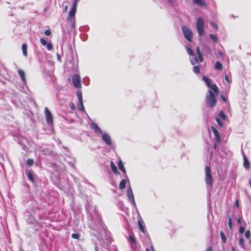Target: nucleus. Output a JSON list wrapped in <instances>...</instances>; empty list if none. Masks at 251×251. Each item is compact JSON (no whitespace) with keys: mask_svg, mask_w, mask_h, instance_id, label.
<instances>
[{"mask_svg":"<svg viewBox=\"0 0 251 251\" xmlns=\"http://www.w3.org/2000/svg\"><path fill=\"white\" fill-rule=\"evenodd\" d=\"M202 80L207 86L210 88L205 96L206 104L208 106L213 107L217 103L216 97L219 94V89L216 84H211L210 79L207 76H203Z\"/></svg>","mask_w":251,"mask_h":251,"instance_id":"f257e3e1","label":"nucleus"},{"mask_svg":"<svg viewBox=\"0 0 251 251\" xmlns=\"http://www.w3.org/2000/svg\"><path fill=\"white\" fill-rule=\"evenodd\" d=\"M205 181L206 183L211 187L213 185V176L211 173V168L209 166H206L205 168Z\"/></svg>","mask_w":251,"mask_h":251,"instance_id":"f03ea898","label":"nucleus"},{"mask_svg":"<svg viewBox=\"0 0 251 251\" xmlns=\"http://www.w3.org/2000/svg\"><path fill=\"white\" fill-rule=\"evenodd\" d=\"M76 11V9L72 8L67 18V21L71 23V26L73 28L75 26V15Z\"/></svg>","mask_w":251,"mask_h":251,"instance_id":"7ed1b4c3","label":"nucleus"},{"mask_svg":"<svg viewBox=\"0 0 251 251\" xmlns=\"http://www.w3.org/2000/svg\"><path fill=\"white\" fill-rule=\"evenodd\" d=\"M197 29L200 36H202L204 32V21L203 19L200 17L198 19L197 22Z\"/></svg>","mask_w":251,"mask_h":251,"instance_id":"20e7f679","label":"nucleus"},{"mask_svg":"<svg viewBox=\"0 0 251 251\" xmlns=\"http://www.w3.org/2000/svg\"><path fill=\"white\" fill-rule=\"evenodd\" d=\"M182 30L185 38L189 42L192 41L193 33L191 30L186 26L183 25L182 26Z\"/></svg>","mask_w":251,"mask_h":251,"instance_id":"39448f33","label":"nucleus"},{"mask_svg":"<svg viewBox=\"0 0 251 251\" xmlns=\"http://www.w3.org/2000/svg\"><path fill=\"white\" fill-rule=\"evenodd\" d=\"M72 81L75 88H79L81 87V79L79 75L76 74L73 75L72 77Z\"/></svg>","mask_w":251,"mask_h":251,"instance_id":"423d86ee","label":"nucleus"},{"mask_svg":"<svg viewBox=\"0 0 251 251\" xmlns=\"http://www.w3.org/2000/svg\"><path fill=\"white\" fill-rule=\"evenodd\" d=\"M44 111L47 122L50 124H52L53 123V117L52 114L47 107L45 108Z\"/></svg>","mask_w":251,"mask_h":251,"instance_id":"0eeeda50","label":"nucleus"},{"mask_svg":"<svg viewBox=\"0 0 251 251\" xmlns=\"http://www.w3.org/2000/svg\"><path fill=\"white\" fill-rule=\"evenodd\" d=\"M196 52L198 54V59L196 58L195 61H191V63L193 65H194L195 63H198V61H200V62H202L203 61V58L200 49L199 47H197L196 48Z\"/></svg>","mask_w":251,"mask_h":251,"instance_id":"6e6552de","label":"nucleus"},{"mask_svg":"<svg viewBox=\"0 0 251 251\" xmlns=\"http://www.w3.org/2000/svg\"><path fill=\"white\" fill-rule=\"evenodd\" d=\"M102 140L108 146L112 144L110 136L107 133H104L102 136Z\"/></svg>","mask_w":251,"mask_h":251,"instance_id":"1a4fd4ad","label":"nucleus"},{"mask_svg":"<svg viewBox=\"0 0 251 251\" xmlns=\"http://www.w3.org/2000/svg\"><path fill=\"white\" fill-rule=\"evenodd\" d=\"M41 44L44 46H46L47 49L49 50H51L53 49V46L51 43H48L45 39L43 38H41L40 40Z\"/></svg>","mask_w":251,"mask_h":251,"instance_id":"9d476101","label":"nucleus"},{"mask_svg":"<svg viewBox=\"0 0 251 251\" xmlns=\"http://www.w3.org/2000/svg\"><path fill=\"white\" fill-rule=\"evenodd\" d=\"M243 165L247 170L249 171L250 169V162L245 154L243 155Z\"/></svg>","mask_w":251,"mask_h":251,"instance_id":"9b49d317","label":"nucleus"},{"mask_svg":"<svg viewBox=\"0 0 251 251\" xmlns=\"http://www.w3.org/2000/svg\"><path fill=\"white\" fill-rule=\"evenodd\" d=\"M211 129L213 132V133L215 135L216 140L217 142H221V137L218 131L213 126L211 127Z\"/></svg>","mask_w":251,"mask_h":251,"instance_id":"f8f14e48","label":"nucleus"},{"mask_svg":"<svg viewBox=\"0 0 251 251\" xmlns=\"http://www.w3.org/2000/svg\"><path fill=\"white\" fill-rule=\"evenodd\" d=\"M91 128L97 134H101L102 131L100 129V128L98 126L94 123H93L91 125Z\"/></svg>","mask_w":251,"mask_h":251,"instance_id":"ddd939ff","label":"nucleus"},{"mask_svg":"<svg viewBox=\"0 0 251 251\" xmlns=\"http://www.w3.org/2000/svg\"><path fill=\"white\" fill-rule=\"evenodd\" d=\"M127 197H128L129 201L131 202L134 203L135 201H134V196H133V194L131 188H129L127 189Z\"/></svg>","mask_w":251,"mask_h":251,"instance_id":"4468645a","label":"nucleus"},{"mask_svg":"<svg viewBox=\"0 0 251 251\" xmlns=\"http://www.w3.org/2000/svg\"><path fill=\"white\" fill-rule=\"evenodd\" d=\"M193 2L196 5L202 7H206L207 4L204 0H193Z\"/></svg>","mask_w":251,"mask_h":251,"instance_id":"2eb2a0df","label":"nucleus"},{"mask_svg":"<svg viewBox=\"0 0 251 251\" xmlns=\"http://www.w3.org/2000/svg\"><path fill=\"white\" fill-rule=\"evenodd\" d=\"M138 224L140 230L143 233L146 232V228L143 224V222L142 220H139L138 221Z\"/></svg>","mask_w":251,"mask_h":251,"instance_id":"dca6fc26","label":"nucleus"},{"mask_svg":"<svg viewBox=\"0 0 251 251\" xmlns=\"http://www.w3.org/2000/svg\"><path fill=\"white\" fill-rule=\"evenodd\" d=\"M18 72L19 75L20 76L21 78L22 79V81L24 83H25L26 79H25V74L24 71L21 69H19Z\"/></svg>","mask_w":251,"mask_h":251,"instance_id":"f3484780","label":"nucleus"},{"mask_svg":"<svg viewBox=\"0 0 251 251\" xmlns=\"http://www.w3.org/2000/svg\"><path fill=\"white\" fill-rule=\"evenodd\" d=\"M118 165L119 166V169L121 170V171L124 173H126V169L124 166L123 161L120 159L118 162Z\"/></svg>","mask_w":251,"mask_h":251,"instance_id":"a211bd4d","label":"nucleus"},{"mask_svg":"<svg viewBox=\"0 0 251 251\" xmlns=\"http://www.w3.org/2000/svg\"><path fill=\"white\" fill-rule=\"evenodd\" d=\"M110 165L111 167V169L112 171L116 174L117 175L119 174V172L118 171L117 168L114 163L113 161L110 162Z\"/></svg>","mask_w":251,"mask_h":251,"instance_id":"6ab92c4d","label":"nucleus"},{"mask_svg":"<svg viewBox=\"0 0 251 251\" xmlns=\"http://www.w3.org/2000/svg\"><path fill=\"white\" fill-rule=\"evenodd\" d=\"M214 68L217 70L221 71L223 69V66L221 63L219 61H217L215 63Z\"/></svg>","mask_w":251,"mask_h":251,"instance_id":"aec40b11","label":"nucleus"},{"mask_svg":"<svg viewBox=\"0 0 251 251\" xmlns=\"http://www.w3.org/2000/svg\"><path fill=\"white\" fill-rule=\"evenodd\" d=\"M126 179H122L120 184H119V188L120 189H124L126 188Z\"/></svg>","mask_w":251,"mask_h":251,"instance_id":"412c9836","label":"nucleus"},{"mask_svg":"<svg viewBox=\"0 0 251 251\" xmlns=\"http://www.w3.org/2000/svg\"><path fill=\"white\" fill-rule=\"evenodd\" d=\"M27 45L25 44H23L22 46L23 53L24 56H26L27 53Z\"/></svg>","mask_w":251,"mask_h":251,"instance_id":"4be33fe9","label":"nucleus"},{"mask_svg":"<svg viewBox=\"0 0 251 251\" xmlns=\"http://www.w3.org/2000/svg\"><path fill=\"white\" fill-rule=\"evenodd\" d=\"M78 109L81 111H84L85 110L83 104V101H78V103L77 105Z\"/></svg>","mask_w":251,"mask_h":251,"instance_id":"5701e85b","label":"nucleus"},{"mask_svg":"<svg viewBox=\"0 0 251 251\" xmlns=\"http://www.w3.org/2000/svg\"><path fill=\"white\" fill-rule=\"evenodd\" d=\"M220 234L223 243L225 244L226 242V237L225 235L224 232L223 231H221Z\"/></svg>","mask_w":251,"mask_h":251,"instance_id":"b1692460","label":"nucleus"},{"mask_svg":"<svg viewBox=\"0 0 251 251\" xmlns=\"http://www.w3.org/2000/svg\"><path fill=\"white\" fill-rule=\"evenodd\" d=\"M129 241L134 245L136 244V240L135 237L133 235H130L129 236Z\"/></svg>","mask_w":251,"mask_h":251,"instance_id":"393cba45","label":"nucleus"},{"mask_svg":"<svg viewBox=\"0 0 251 251\" xmlns=\"http://www.w3.org/2000/svg\"><path fill=\"white\" fill-rule=\"evenodd\" d=\"M193 71L196 74H199L200 72V67L196 65L193 68Z\"/></svg>","mask_w":251,"mask_h":251,"instance_id":"a878e982","label":"nucleus"},{"mask_svg":"<svg viewBox=\"0 0 251 251\" xmlns=\"http://www.w3.org/2000/svg\"><path fill=\"white\" fill-rule=\"evenodd\" d=\"M27 177L28 178V179L31 180L32 182H33L34 179V177H33V175H32V172H28L27 173Z\"/></svg>","mask_w":251,"mask_h":251,"instance_id":"bb28decb","label":"nucleus"},{"mask_svg":"<svg viewBox=\"0 0 251 251\" xmlns=\"http://www.w3.org/2000/svg\"><path fill=\"white\" fill-rule=\"evenodd\" d=\"M76 95L78 99V101H83L82 95L80 91H78L76 93Z\"/></svg>","mask_w":251,"mask_h":251,"instance_id":"cd10ccee","label":"nucleus"},{"mask_svg":"<svg viewBox=\"0 0 251 251\" xmlns=\"http://www.w3.org/2000/svg\"><path fill=\"white\" fill-rule=\"evenodd\" d=\"M209 36H210L211 39L212 41H213V42H214L215 43H216L218 42V38L215 35L211 34H210Z\"/></svg>","mask_w":251,"mask_h":251,"instance_id":"c85d7f7f","label":"nucleus"},{"mask_svg":"<svg viewBox=\"0 0 251 251\" xmlns=\"http://www.w3.org/2000/svg\"><path fill=\"white\" fill-rule=\"evenodd\" d=\"M239 244L242 248H245L244 240L243 238H241L239 240Z\"/></svg>","mask_w":251,"mask_h":251,"instance_id":"c756f323","label":"nucleus"},{"mask_svg":"<svg viewBox=\"0 0 251 251\" xmlns=\"http://www.w3.org/2000/svg\"><path fill=\"white\" fill-rule=\"evenodd\" d=\"M33 163H34L33 160H32L31 159H28L26 160V164L27 166H31L33 164Z\"/></svg>","mask_w":251,"mask_h":251,"instance_id":"7c9ffc66","label":"nucleus"},{"mask_svg":"<svg viewBox=\"0 0 251 251\" xmlns=\"http://www.w3.org/2000/svg\"><path fill=\"white\" fill-rule=\"evenodd\" d=\"M228 225L229 228L230 229H232V227H233L232 222L231 218L230 216L228 218Z\"/></svg>","mask_w":251,"mask_h":251,"instance_id":"2f4dec72","label":"nucleus"},{"mask_svg":"<svg viewBox=\"0 0 251 251\" xmlns=\"http://www.w3.org/2000/svg\"><path fill=\"white\" fill-rule=\"evenodd\" d=\"M79 1V0H75L72 8L76 9Z\"/></svg>","mask_w":251,"mask_h":251,"instance_id":"473e14b6","label":"nucleus"},{"mask_svg":"<svg viewBox=\"0 0 251 251\" xmlns=\"http://www.w3.org/2000/svg\"><path fill=\"white\" fill-rule=\"evenodd\" d=\"M216 121L217 123H218V125L219 126H220L221 127H223V124L222 122L221 121V120L219 118H216Z\"/></svg>","mask_w":251,"mask_h":251,"instance_id":"72a5a7b5","label":"nucleus"},{"mask_svg":"<svg viewBox=\"0 0 251 251\" xmlns=\"http://www.w3.org/2000/svg\"><path fill=\"white\" fill-rule=\"evenodd\" d=\"M219 115L223 119H226V116L224 112L223 111H221L219 112Z\"/></svg>","mask_w":251,"mask_h":251,"instance_id":"f704fd0d","label":"nucleus"},{"mask_svg":"<svg viewBox=\"0 0 251 251\" xmlns=\"http://www.w3.org/2000/svg\"><path fill=\"white\" fill-rule=\"evenodd\" d=\"M186 50L187 51V52L189 53V54L191 56L194 55V52L189 47H186Z\"/></svg>","mask_w":251,"mask_h":251,"instance_id":"c9c22d12","label":"nucleus"},{"mask_svg":"<svg viewBox=\"0 0 251 251\" xmlns=\"http://www.w3.org/2000/svg\"><path fill=\"white\" fill-rule=\"evenodd\" d=\"M79 235L78 234H76V233H73L72 234V237L74 238V239H78L79 238Z\"/></svg>","mask_w":251,"mask_h":251,"instance_id":"e433bc0d","label":"nucleus"},{"mask_svg":"<svg viewBox=\"0 0 251 251\" xmlns=\"http://www.w3.org/2000/svg\"><path fill=\"white\" fill-rule=\"evenodd\" d=\"M245 236L246 238L249 239L251 237V232L249 230H247L245 232Z\"/></svg>","mask_w":251,"mask_h":251,"instance_id":"4c0bfd02","label":"nucleus"},{"mask_svg":"<svg viewBox=\"0 0 251 251\" xmlns=\"http://www.w3.org/2000/svg\"><path fill=\"white\" fill-rule=\"evenodd\" d=\"M44 34L46 36H50L51 35V31L50 29L46 30L44 32Z\"/></svg>","mask_w":251,"mask_h":251,"instance_id":"58836bf2","label":"nucleus"},{"mask_svg":"<svg viewBox=\"0 0 251 251\" xmlns=\"http://www.w3.org/2000/svg\"><path fill=\"white\" fill-rule=\"evenodd\" d=\"M211 25L214 27L216 30H218V26L217 24L214 23V22L210 23Z\"/></svg>","mask_w":251,"mask_h":251,"instance_id":"ea45409f","label":"nucleus"},{"mask_svg":"<svg viewBox=\"0 0 251 251\" xmlns=\"http://www.w3.org/2000/svg\"><path fill=\"white\" fill-rule=\"evenodd\" d=\"M245 228L244 226H240L239 231L240 233H243L245 232Z\"/></svg>","mask_w":251,"mask_h":251,"instance_id":"a19ab883","label":"nucleus"},{"mask_svg":"<svg viewBox=\"0 0 251 251\" xmlns=\"http://www.w3.org/2000/svg\"><path fill=\"white\" fill-rule=\"evenodd\" d=\"M225 80L228 82V83H231V81L230 80L228 76L227 75H225Z\"/></svg>","mask_w":251,"mask_h":251,"instance_id":"79ce46f5","label":"nucleus"},{"mask_svg":"<svg viewBox=\"0 0 251 251\" xmlns=\"http://www.w3.org/2000/svg\"><path fill=\"white\" fill-rule=\"evenodd\" d=\"M221 99L225 102H227V100H226V97L225 96H224L223 95H222L221 96Z\"/></svg>","mask_w":251,"mask_h":251,"instance_id":"37998d69","label":"nucleus"},{"mask_svg":"<svg viewBox=\"0 0 251 251\" xmlns=\"http://www.w3.org/2000/svg\"><path fill=\"white\" fill-rule=\"evenodd\" d=\"M205 251H213V249L212 247H208Z\"/></svg>","mask_w":251,"mask_h":251,"instance_id":"c03bdc74","label":"nucleus"},{"mask_svg":"<svg viewBox=\"0 0 251 251\" xmlns=\"http://www.w3.org/2000/svg\"><path fill=\"white\" fill-rule=\"evenodd\" d=\"M235 204H236V206L237 207H239V201L238 200H236V201Z\"/></svg>","mask_w":251,"mask_h":251,"instance_id":"a18cd8bd","label":"nucleus"},{"mask_svg":"<svg viewBox=\"0 0 251 251\" xmlns=\"http://www.w3.org/2000/svg\"><path fill=\"white\" fill-rule=\"evenodd\" d=\"M237 223H238L239 225H241V220L240 218H238V219H237Z\"/></svg>","mask_w":251,"mask_h":251,"instance_id":"49530a36","label":"nucleus"},{"mask_svg":"<svg viewBox=\"0 0 251 251\" xmlns=\"http://www.w3.org/2000/svg\"><path fill=\"white\" fill-rule=\"evenodd\" d=\"M67 9H68V6H65V7H64L65 11V12L67 11Z\"/></svg>","mask_w":251,"mask_h":251,"instance_id":"de8ad7c7","label":"nucleus"},{"mask_svg":"<svg viewBox=\"0 0 251 251\" xmlns=\"http://www.w3.org/2000/svg\"><path fill=\"white\" fill-rule=\"evenodd\" d=\"M75 109V106L73 104L71 106V109L72 110H74Z\"/></svg>","mask_w":251,"mask_h":251,"instance_id":"09e8293b","label":"nucleus"},{"mask_svg":"<svg viewBox=\"0 0 251 251\" xmlns=\"http://www.w3.org/2000/svg\"><path fill=\"white\" fill-rule=\"evenodd\" d=\"M146 251H150V249L147 248V249H146Z\"/></svg>","mask_w":251,"mask_h":251,"instance_id":"8fccbe9b","label":"nucleus"},{"mask_svg":"<svg viewBox=\"0 0 251 251\" xmlns=\"http://www.w3.org/2000/svg\"><path fill=\"white\" fill-rule=\"evenodd\" d=\"M232 250H233V251H234V249H232Z\"/></svg>","mask_w":251,"mask_h":251,"instance_id":"3c124183","label":"nucleus"},{"mask_svg":"<svg viewBox=\"0 0 251 251\" xmlns=\"http://www.w3.org/2000/svg\"><path fill=\"white\" fill-rule=\"evenodd\" d=\"M152 251H154V250H153Z\"/></svg>","mask_w":251,"mask_h":251,"instance_id":"603ef678","label":"nucleus"}]
</instances>
